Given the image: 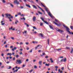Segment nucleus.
<instances>
[{
  "label": "nucleus",
  "mask_w": 73,
  "mask_h": 73,
  "mask_svg": "<svg viewBox=\"0 0 73 73\" xmlns=\"http://www.w3.org/2000/svg\"><path fill=\"white\" fill-rule=\"evenodd\" d=\"M21 61H22L21 60H16V64H21Z\"/></svg>",
  "instance_id": "obj_1"
},
{
  "label": "nucleus",
  "mask_w": 73,
  "mask_h": 73,
  "mask_svg": "<svg viewBox=\"0 0 73 73\" xmlns=\"http://www.w3.org/2000/svg\"><path fill=\"white\" fill-rule=\"evenodd\" d=\"M40 4L42 5V6H43V7H44V9L45 10V11H46L47 12H48V8H47V7L45 6V5H44V4H43L42 3H40Z\"/></svg>",
  "instance_id": "obj_2"
},
{
  "label": "nucleus",
  "mask_w": 73,
  "mask_h": 73,
  "mask_svg": "<svg viewBox=\"0 0 73 73\" xmlns=\"http://www.w3.org/2000/svg\"><path fill=\"white\" fill-rule=\"evenodd\" d=\"M14 4L15 5H16V4H18L19 5V4H20V3L17 1V0H15L14 2Z\"/></svg>",
  "instance_id": "obj_3"
},
{
  "label": "nucleus",
  "mask_w": 73,
  "mask_h": 73,
  "mask_svg": "<svg viewBox=\"0 0 73 73\" xmlns=\"http://www.w3.org/2000/svg\"><path fill=\"white\" fill-rule=\"evenodd\" d=\"M37 7L39 8H40V9L41 10V11H42V12L44 13H45V11L43 10H42V9L40 7H39L38 5H37Z\"/></svg>",
  "instance_id": "obj_4"
},
{
  "label": "nucleus",
  "mask_w": 73,
  "mask_h": 73,
  "mask_svg": "<svg viewBox=\"0 0 73 73\" xmlns=\"http://www.w3.org/2000/svg\"><path fill=\"white\" fill-rule=\"evenodd\" d=\"M57 31H58V32H59L60 33H62V32H63V31L62 30H61L60 29H58L56 30Z\"/></svg>",
  "instance_id": "obj_5"
},
{
  "label": "nucleus",
  "mask_w": 73,
  "mask_h": 73,
  "mask_svg": "<svg viewBox=\"0 0 73 73\" xmlns=\"http://www.w3.org/2000/svg\"><path fill=\"white\" fill-rule=\"evenodd\" d=\"M38 36H41L42 37H44V36H43V35H42V33H40V34H38Z\"/></svg>",
  "instance_id": "obj_6"
},
{
  "label": "nucleus",
  "mask_w": 73,
  "mask_h": 73,
  "mask_svg": "<svg viewBox=\"0 0 73 73\" xmlns=\"http://www.w3.org/2000/svg\"><path fill=\"white\" fill-rule=\"evenodd\" d=\"M53 22L54 23V24H55V25H57V26H58V27H60V25H59L57 23H56L54 21H53Z\"/></svg>",
  "instance_id": "obj_7"
},
{
  "label": "nucleus",
  "mask_w": 73,
  "mask_h": 73,
  "mask_svg": "<svg viewBox=\"0 0 73 73\" xmlns=\"http://www.w3.org/2000/svg\"><path fill=\"white\" fill-rule=\"evenodd\" d=\"M8 16H9V17H11L10 18H11V19H13V16H11V15L10 14H8Z\"/></svg>",
  "instance_id": "obj_8"
},
{
  "label": "nucleus",
  "mask_w": 73,
  "mask_h": 73,
  "mask_svg": "<svg viewBox=\"0 0 73 73\" xmlns=\"http://www.w3.org/2000/svg\"><path fill=\"white\" fill-rule=\"evenodd\" d=\"M36 17H34L33 19V21H36Z\"/></svg>",
  "instance_id": "obj_9"
},
{
  "label": "nucleus",
  "mask_w": 73,
  "mask_h": 73,
  "mask_svg": "<svg viewBox=\"0 0 73 73\" xmlns=\"http://www.w3.org/2000/svg\"><path fill=\"white\" fill-rule=\"evenodd\" d=\"M55 68H56V69H55L56 71H57V69H58V66H55Z\"/></svg>",
  "instance_id": "obj_10"
},
{
  "label": "nucleus",
  "mask_w": 73,
  "mask_h": 73,
  "mask_svg": "<svg viewBox=\"0 0 73 73\" xmlns=\"http://www.w3.org/2000/svg\"><path fill=\"white\" fill-rule=\"evenodd\" d=\"M8 13H6V14H5V16H6L5 17L6 18H7V17H8Z\"/></svg>",
  "instance_id": "obj_11"
},
{
  "label": "nucleus",
  "mask_w": 73,
  "mask_h": 73,
  "mask_svg": "<svg viewBox=\"0 0 73 73\" xmlns=\"http://www.w3.org/2000/svg\"><path fill=\"white\" fill-rule=\"evenodd\" d=\"M50 61H51V62L52 63H53V59H52V58H51L50 59Z\"/></svg>",
  "instance_id": "obj_12"
},
{
  "label": "nucleus",
  "mask_w": 73,
  "mask_h": 73,
  "mask_svg": "<svg viewBox=\"0 0 73 73\" xmlns=\"http://www.w3.org/2000/svg\"><path fill=\"white\" fill-rule=\"evenodd\" d=\"M26 6L29 8H31V6H30L29 5L26 4Z\"/></svg>",
  "instance_id": "obj_13"
},
{
  "label": "nucleus",
  "mask_w": 73,
  "mask_h": 73,
  "mask_svg": "<svg viewBox=\"0 0 73 73\" xmlns=\"http://www.w3.org/2000/svg\"><path fill=\"white\" fill-rule=\"evenodd\" d=\"M33 7L34 8H35V9H37V7H36V6H35V5H33Z\"/></svg>",
  "instance_id": "obj_14"
},
{
  "label": "nucleus",
  "mask_w": 73,
  "mask_h": 73,
  "mask_svg": "<svg viewBox=\"0 0 73 73\" xmlns=\"http://www.w3.org/2000/svg\"><path fill=\"white\" fill-rule=\"evenodd\" d=\"M44 23H45L46 24H49V23L46 21H44Z\"/></svg>",
  "instance_id": "obj_15"
},
{
  "label": "nucleus",
  "mask_w": 73,
  "mask_h": 73,
  "mask_svg": "<svg viewBox=\"0 0 73 73\" xmlns=\"http://www.w3.org/2000/svg\"><path fill=\"white\" fill-rule=\"evenodd\" d=\"M59 58H64V57L63 56H60L59 58L58 59V62L59 61Z\"/></svg>",
  "instance_id": "obj_16"
},
{
  "label": "nucleus",
  "mask_w": 73,
  "mask_h": 73,
  "mask_svg": "<svg viewBox=\"0 0 73 73\" xmlns=\"http://www.w3.org/2000/svg\"><path fill=\"white\" fill-rule=\"evenodd\" d=\"M73 48H72V50L71 51L70 53H71V54H72V53H73Z\"/></svg>",
  "instance_id": "obj_17"
},
{
  "label": "nucleus",
  "mask_w": 73,
  "mask_h": 73,
  "mask_svg": "<svg viewBox=\"0 0 73 73\" xmlns=\"http://www.w3.org/2000/svg\"><path fill=\"white\" fill-rule=\"evenodd\" d=\"M42 61H40L39 62V65H41V63H42Z\"/></svg>",
  "instance_id": "obj_18"
},
{
  "label": "nucleus",
  "mask_w": 73,
  "mask_h": 73,
  "mask_svg": "<svg viewBox=\"0 0 73 73\" xmlns=\"http://www.w3.org/2000/svg\"><path fill=\"white\" fill-rule=\"evenodd\" d=\"M49 65H50V64L49 63L48 64H45V66H49Z\"/></svg>",
  "instance_id": "obj_19"
},
{
  "label": "nucleus",
  "mask_w": 73,
  "mask_h": 73,
  "mask_svg": "<svg viewBox=\"0 0 73 73\" xmlns=\"http://www.w3.org/2000/svg\"><path fill=\"white\" fill-rule=\"evenodd\" d=\"M58 72H60V73H62V71H61V70H60V69H59L58 70Z\"/></svg>",
  "instance_id": "obj_20"
},
{
  "label": "nucleus",
  "mask_w": 73,
  "mask_h": 73,
  "mask_svg": "<svg viewBox=\"0 0 73 73\" xmlns=\"http://www.w3.org/2000/svg\"><path fill=\"white\" fill-rule=\"evenodd\" d=\"M11 18L10 17H8V19H9V21H12V20L11 19Z\"/></svg>",
  "instance_id": "obj_21"
},
{
  "label": "nucleus",
  "mask_w": 73,
  "mask_h": 73,
  "mask_svg": "<svg viewBox=\"0 0 73 73\" xmlns=\"http://www.w3.org/2000/svg\"><path fill=\"white\" fill-rule=\"evenodd\" d=\"M48 15L50 16L51 15V13H50V12H48Z\"/></svg>",
  "instance_id": "obj_22"
},
{
  "label": "nucleus",
  "mask_w": 73,
  "mask_h": 73,
  "mask_svg": "<svg viewBox=\"0 0 73 73\" xmlns=\"http://www.w3.org/2000/svg\"><path fill=\"white\" fill-rule=\"evenodd\" d=\"M7 54V55H9L10 56H12V53H8Z\"/></svg>",
  "instance_id": "obj_23"
},
{
  "label": "nucleus",
  "mask_w": 73,
  "mask_h": 73,
  "mask_svg": "<svg viewBox=\"0 0 73 73\" xmlns=\"http://www.w3.org/2000/svg\"><path fill=\"white\" fill-rule=\"evenodd\" d=\"M40 19H41V20H42V21H43L44 22V21H44V19L42 17H40Z\"/></svg>",
  "instance_id": "obj_24"
},
{
  "label": "nucleus",
  "mask_w": 73,
  "mask_h": 73,
  "mask_svg": "<svg viewBox=\"0 0 73 73\" xmlns=\"http://www.w3.org/2000/svg\"><path fill=\"white\" fill-rule=\"evenodd\" d=\"M49 27L50 28V29H53V27L52 26H51L50 25H49Z\"/></svg>",
  "instance_id": "obj_25"
},
{
  "label": "nucleus",
  "mask_w": 73,
  "mask_h": 73,
  "mask_svg": "<svg viewBox=\"0 0 73 73\" xmlns=\"http://www.w3.org/2000/svg\"><path fill=\"white\" fill-rule=\"evenodd\" d=\"M18 22H19V21H17V20L16 21V22H15V24H17V23H18Z\"/></svg>",
  "instance_id": "obj_26"
},
{
  "label": "nucleus",
  "mask_w": 73,
  "mask_h": 73,
  "mask_svg": "<svg viewBox=\"0 0 73 73\" xmlns=\"http://www.w3.org/2000/svg\"><path fill=\"white\" fill-rule=\"evenodd\" d=\"M18 70H19L18 69H17L16 70L14 71L13 72L15 73V72H17V71Z\"/></svg>",
  "instance_id": "obj_27"
},
{
  "label": "nucleus",
  "mask_w": 73,
  "mask_h": 73,
  "mask_svg": "<svg viewBox=\"0 0 73 73\" xmlns=\"http://www.w3.org/2000/svg\"><path fill=\"white\" fill-rule=\"evenodd\" d=\"M66 61V58H65L64 60H63L64 62H65Z\"/></svg>",
  "instance_id": "obj_28"
},
{
  "label": "nucleus",
  "mask_w": 73,
  "mask_h": 73,
  "mask_svg": "<svg viewBox=\"0 0 73 73\" xmlns=\"http://www.w3.org/2000/svg\"><path fill=\"white\" fill-rule=\"evenodd\" d=\"M2 2L4 3H6V2L5 0H2Z\"/></svg>",
  "instance_id": "obj_29"
},
{
  "label": "nucleus",
  "mask_w": 73,
  "mask_h": 73,
  "mask_svg": "<svg viewBox=\"0 0 73 73\" xmlns=\"http://www.w3.org/2000/svg\"><path fill=\"white\" fill-rule=\"evenodd\" d=\"M17 33L18 34H20V30L18 31Z\"/></svg>",
  "instance_id": "obj_30"
},
{
  "label": "nucleus",
  "mask_w": 73,
  "mask_h": 73,
  "mask_svg": "<svg viewBox=\"0 0 73 73\" xmlns=\"http://www.w3.org/2000/svg\"><path fill=\"white\" fill-rule=\"evenodd\" d=\"M38 13H39V14H40V15H42V13L40 12V11H38Z\"/></svg>",
  "instance_id": "obj_31"
},
{
  "label": "nucleus",
  "mask_w": 73,
  "mask_h": 73,
  "mask_svg": "<svg viewBox=\"0 0 73 73\" xmlns=\"http://www.w3.org/2000/svg\"><path fill=\"white\" fill-rule=\"evenodd\" d=\"M34 68L35 69H37V66H34Z\"/></svg>",
  "instance_id": "obj_32"
},
{
  "label": "nucleus",
  "mask_w": 73,
  "mask_h": 73,
  "mask_svg": "<svg viewBox=\"0 0 73 73\" xmlns=\"http://www.w3.org/2000/svg\"><path fill=\"white\" fill-rule=\"evenodd\" d=\"M47 41L48 42V44H49V39H47Z\"/></svg>",
  "instance_id": "obj_33"
},
{
  "label": "nucleus",
  "mask_w": 73,
  "mask_h": 73,
  "mask_svg": "<svg viewBox=\"0 0 73 73\" xmlns=\"http://www.w3.org/2000/svg\"><path fill=\"white\" fill-rule=\"evenodd\" d=\"M12 28H13L12 27H11V28H9V31H11V29H13Z\"/></svg>",
  "instance_id": "obj_34"
},
{
  "label": "nucleus",
  "mask_w": 73,
  "mask_h": 73,
  "mask_svg": "<svg viewBox=\"0 0 73 73\" xmlns=\"http://www.w3.org/2000/svg\"><path fill=\"white\" fill-rule=\"evenodd\" d=\"M10 5L11 6V7H14V6H13V5H12V4H10Z\"/></svg>",
  "instance_id": "obj_35"
},
{
  "label": "nucleus",
  "mask_w": 73,
  "mask_h": 73,
  "mask_svg": "<svg viewBox=\"0 0 73 73\" xmlns=\"http://www.w3.org/2000/svg\"><path fill=\"white\" fill-rule=\"evenodd\" d=\"M64 61V59H62V60H61L59 62H62V61Z\"/></svg>",
  "instance_id": "obj_36"
},
{
  "label": "nucleus",
  "mask_w": 73,
  "mask_h": 73,
  "mask_svg": "<svg viewBox=\"0 0 73 73\" xmlns=\"http://www.w3.org/2000/svg\"><path fill=\"white\" fill-rule=\"evenodd\" d=\"M19 55H16V58H18L19 57Z\"/></svg>",
  "instance_id": "obj_37"
},
{
  "label": "nucleus",
  "mask_w": 73,
  "mask_h": 73,
  "mask_svg": "<svg viewBox=\"0 0 73 73\" xmlns=\"http://www.w3.org/2000/svg\"><path fill=\"white\" fill-rule=\"evenodd\" d=\"M33 27L34 28V29H37V28H36L35 27Z\"/></svg>",
  "instance_id": "obj_38"
},
{
  "label": "nucleus",
  "mask_w": 73,
  "mask_h": 73,
  "mask_svg": "<svg viewBox=\"0 0 73 73\" xmlns=\"http://www.w3.org/2000/svg\"><path fill=\"white\" fill-rule=\"evenodd\" d=\"M61 49H62L60 48V49H56V50H61Z\"/></svg>",
  "instance_id": "obj_39"
},
{
  "label": "nucleus",
  "mask_w": 73,
  "mask_h": 73,
  "mask_svg": "<svg viewBox=\"0 0 73 73\" xmlns=\"http://www.w3.org/2000/svg\"><path fill=\"white\" fill-rule=\"evenodd\" d=\"M33 70H30V71H29V72H30V73H31V72H32V71H33Z\"/></svg>",
  "instance_id": "obj_40"
},
{
  "label": "nucleus",
  "mask_w": 73,
  "mask_h": 73,
  "mask_svg": "<svg viewBox=\"0 0 73 73\" xmlns=\"http://www.w3.org/2000/svg\"><path fill=\"white\" fill-rule=\"evenodd\" d=\"M42 55L43 56H44V55H45V53H42Z\"/></svg>",
  "instance_id": "obj_41"
},
{
  "label": "nucleus",
  "mask_w": 73,
  "mask_h": 73,
  "mask_svg": "<svg viewBox=\"0 0 73 73\" xmlns=\"http://www.w3.org/2000/svg\"><path fill=\"white\" fill-rule=\"evenodd\" d=\"M5 24V23H3L1 24V25H4Z\"/></svg>",
  "instance_id": "obj_42"
},
{
  "label": "nucleus",
  "mask_w": 73,
  "mask_h": 73,
  "mask_svg": "<svg viewBox=\"0 0 73 73\" xmlns=\"http://www.w3.org/2000/svg\"><path fill=\"white\" fill-rule=\"evenodd\" d=\"M42 25H43V23H41L40 24V26H42Z\"/></svg>",
  "instance_id": "obj_43"
},
{
  "label": "nucleus",
  "mask_w": 73,
  "mask_h": 73,
  "mask_svg": "<svg viewBox=\"0 0 73 73\" xmlns=\"http://www.w3.org/2000/svg\"><path fill=\"white\" fill-rule=\"evenodd\" d=\"M20 8H21V9H23L24 8V7H23V6H21L20 7Z\"/></svg>",
  "instance_id": "obj_44"
},
{
  "label": "nucleus",
  "mask_w": 73,
  "mask_h": 73,
  "mask_svg": "<svg viewBox=\"0 0 73 73\" xmlns=\"http://www.w3.org/2000/svg\"><path fill=\"white\" fill-rule=\"evenodd\" d=\"M33 50H30V53H31V52H32V51H33Z\"/></svg>",
  "instance_id": "obj_45"
},
{
  "label": "nucleus",
  "mask_w": 73,
  "mask_h": 73,
  "mask_svg": "<svg viewBox=\"0 0 73 73\" xmlns=\"http://www.w3.org/2000/svg\"><path fill=\"white\" fill-rule=\"evenodd\" d=\"M61 69L62 70H64V67H62L61 68Z\"/></svg>",
  "instance_id": "obj_46"
},
{
  "label": "nucleus",
  "mask_w": 73,
  "mask_h": 73,
  "mask_svg": "<svg viewBox=\"0 0 73 73\" xmlns=\"http://www.w3.org/2000/svg\"><path fill=\"white\" fill-rule=\"evenodd\" d=\"M18 15H21V13L19 12L18 14Z\"/></svg>",
  "instance_id": "obj_47"
},
{
  "label": "nucleus",
  "mask_w": 73,
  "mask_h": 73,
  "mask_svg": "<svg viewBox=\"0 0 73 73\" xmlns=\"http://www.w3.org/2000/svg\"><path fill=\"white\" fill-rule=\"evenodd\" d=\"M70 28L71 29H73V28L72 26H71L70 27Z\"/></svg>",
  "instance_id": "obj_48"
},
{
  "label": "nucleus",
  "mask_w": 73,
  "mask_h": 73,
  "mask_svg": "<svg viewBox=\"0 0 73 73\" xmlns=\"http://www.w3.org/2000/svg\"><path fill=\"white\" fill-rule=\"evenodd\" d=\"M6 42H6V41H5V42H4V45L5 44H6Z\"/></svg>",
  "instance_id": "obj_49"
},
{
  "label": "nucleus",
  "mask_w": 73,
  "mask_h": 73,
  "mask_svg": "<svg viewBox=\"0 0 73 73\" xmlns=\"http://www.w3.org/2000/svg\"><path fill=\"white\" fill-rule=\"evenodd\" d=\"M11 39H12V40H14L15 39V38H14V37H11Z\"/></svg>",
  "instance_id": "obj_50"
},
{
  "label": "nucleus",
  "mask_w": 73,
  "mask_h": 73,
  "mask_svg": "<svg viewBox=\"0 0 73 73\" xmlns=\"http://www.w3.org/2000/svg\"><path fill=\"white\" fill-rule=\"evenodd\" d=\"M13 60H14H14H15L16 58H15V57H14L13 58Z\"/></svg>",
  "instance_id": "obj_51"
},
{
  "label": "nucleus",
  "mask_w": 73,
  "mask_h": 73,
  "mask_svg": "<svg viewBox=\"0 0 73 73\" xmlns=\"http://www.w3.org/2000/svg\"><path fill=\"white\" fill-rule=\"evenodd\" d=\"M66 48L67 49H70V48L68 47H66Z\"/></svg>",
  "instance_id": "obj_52"
},
{
  "label": "nucleus",
  "mask_w": 73,
  "mask_h": 73,
  "mask_svg": "<svg viewBox=\"0 0 73 73\" xmlns=\"http://www.w3.org/2000/svg\"><path fill=\"white\" fill-rule=\"evenodd\" d=\"M20 50L21 51H23V49L22 48H21L20 49Z\"/></svg>",
  "instance_id": "obj_53"
},
{
  "label": "nucleus",
  "mask_w": 73,
  "mask_h": 73,
  "mask_svg": "<svg viewBox=\"0 0 73 73\" xmlns=\"http://www.w3.org/2000/svg\"><path fill=\"white\" fill-rule=\"evenodd\" d=\"M50 16V17H51V18H52V19H53V16H52V15H51Z\"/></svg>",
  "instance_id": "obj_54"
},
{
  "label": "nucleus",
  "mask_w": 73,
  "mask_h": 73,
  "mask_svg": "<svg viewBox=\"0 0 73 73\" xmlns=\"http://www.w3.org/2000/svg\"><path fill=\"white\" fill-rule=\"evenodd\" d=\"M20 54L21 55L23 54V52H21L20 53Z\"/></svg>",
  "instance_id": "obj_55"
},
{
  "label": "nucleus",
  "mask_w": 73,
  "mask_h": 73,
  "mask_svg": "<svg viewBox=\"0 0 73 73\" xmlns=\"http://www.w3.org/2000/svg\"><path fill=\"white\" fill-rule=\"evenodd\" d=\"M21 16L23 17L24 16V14H21Z\"/></svg>",
  "instance_id": "obj_56"
},
{
  "label": "nucleus",
  "mask_w": 73,
  "mask_h": 73,
  "mask_svg": "<svg viewBox=\"0 0 73 73\" xmlns=\"http://www.w3.org/2000/svg\"><path fill=\"white\" fill-rule=\"evenodd\" d=\"M12 56H10L9 57L10 59H12Z\"/></svg>",
  "instance_id": "obj_57"
},
{
  "label": "nucleus",
  "mask_w": 73,
  "mask_h": 73,
  "mask_svg": "<svg viewBox=\"0 0 73 73\" xmlns=\"http://www.w3.org/2000/svg\"><path fill=\"white\" fill-rule=\"evenodd\" d=\"M26 61H27V62H28V61H29V59H27L26 60Z\"/></svg>",
  "instance_id": "obj_58"
},
{
  "label": "nucleus",
  "mask_w": 73,
  "mask_h": 73,
  "mask_svg": "<svg viewBox=\"0 0 73 73\" xmlns=\"http://www.w3.org/2000/svg\"><path fill=\"white\" fill-rule=\"evenodd\" d=\"M27 31H25V33L26 34H27Z\"/></svg>",
  "instance_id": "obj_59"
},
{
  "label": "nucleus",
  "mask_w": 73,
  "mask_h": 73,
  "mask_svg": "<svg viewBox=\"0 0 73 73\" xmlns=\"http://www.w3.org/2000/svg\"><path fill=\"white\" fill-rule=\"evenodd\" d=\"M55 21H56L57 23H58V21H57V19H55Z\"/></svg>",
  "instance_id": "obj_60"
},
{
  "label": "nucleus",
  "mask_w": 73,
  "mask_h": 73,
  "mask_svg": "<svg viewBox=\"0 0 73 73\" xmlns=\"http://www.w3.org/2000/svg\"><path fill=\"white\" fill-rule=\"evenodd\" d=\"M17 16H18V15H16L15 16V17H16Z\"/></svg>",
  "instance_id": "obj_61"
},
{
  "label": "nucleus",
  "mask_w": 73,
  "mask_h": 73,
  "mask_svg": "<svg viewBox=\"0 0 73 73\" xmlns=\"http://www.w3.org/2000/svg\"><path fill=\"white\" fill-rule=\"evenodd\" d=\"M1 56H4V54L3 53L2 54Z\"/></svg>",
  "instance_id": "obj_62"
},
{
  "label": "nucleus",
  "mask_w": 73,
  "mask_h": 73,
  "mask_svg": "<svg viewBox=\"0 0 73 73\" xmlns=\"http://www.w3.org/2000/svg\"><path fill=\"white\" fill-rule=\"evenodd\" d=\"M11 69V66H10L9 67V69Z\"/></svg>",
  "instance_id": "obj_63"
},
{
  "label": "nucleus",
  "mask_w": 73,
  "mask_h": 73,
  "mask_svg": "<svg viewBox=\"0 0 73 73\" xmlns=\"http://www.w3.org/2000/svg\"><path fill=\"white\" fill-rule=\"evenodd\" d=\"M12 54H13V56L15 54V52H13L12 53Z\"/></svg>",
  "instance_id": "obj_64"
}]
</instances>
